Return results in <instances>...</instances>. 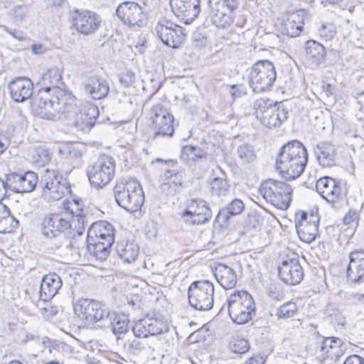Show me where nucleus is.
<instances>
[{
  "label": "nucleus",
  "instance_id": "obj_1",
  "mask_svg": "<svg viewBox=\"0 0 364 364\" xmlns=\"http://www.w3.org/2000/svg\"><path fill=\"white\" fill-rule=\"evenodd\" d=\"M64 210L73 215L72 221L65 219L59 213L46 215L40 224L41 233L43 237L49 239L58 237L73 227L76 229L78 235L82 234L89 221L85 210L80 208V200L75 199L64 204Z\"/></svg>",
  "mask_w": 364,
  "mask_h": 364
},
{
  "label": "nucleus",
  "instance_id": "obj_2",
  "mask_svg": "<svg viewBox=\"0 0 364 364\" xmlns=\"http://www.w3.org/2000/svg\"><path fill=\"white\" fill-rule=\"evenodd\" d=\"M308 162V153L301 142L293 140L283 145L276 158L275 168L287 181L299 177Z\"/></svg>",
  "mask_w": 364,
  "mask_h": 364
},
{
  "label": "nucleus",
  "instance_id": "obj_3",
  "mask_svg": "<svg viewBox=\"0 0 364 364\" xmlns=\"http://www.w3.org/2000/svg\"><path fill=\"white\" fill-rule=\"evenodd\" d=\"M113 191L117 203L127 211L136 212L144 204V191L139 182L136 180L117 182Z\"/></svg>",
  "mask_w": 364,
  "mask_h": 364
},
{
  "label": "nucleus",
  "instance_id": "obj_4",
  "mask_svg": "<svg viewBox=\"0 0 364 364\" xmlns=\"http://www.w3.org/2000/svg\"><path fill=\"white\" fill-rule=\"evenodd\" d=\"M228 311L232 321L245 324L255 314V304L252 296L247 291L235 290L227 299Z\"/></svg>",
  "mask_w": 364,
  "mask_h": 364
},
{
  "label": "nucleus",
  "instance_id": "obj_5",
  "mask_svg": "<svg viewBox=\"0 0 364 364\" xmlns=\"http://www.w3.org/2000/svg\"><path fill=\"white\" fill-rule=\"evenodd\" d=\"M276 79V68L272 62L268 60L255 63L248 74V83L255 93L270 91Z\"/></svg>",
  "mask_w": 364,
  "mask_h": 364
},
{
  "label": "nucleus",
  "instance_id": "obj_6",
  "mask_svg": "<svg viewBox=\"0 0 364 364\" xmlns=\"http://www.w3.org/2000/svg\"><path fill=\"white\" fill-rule=\"evenodd\" d=\"M292 192L288 183L272 178L264 181L259 188V194L267 202L282 210L289 207Z\"/></svg>",
  "mask_w": 364,
  "mask_h": 364
},
{
  "label": "nucleus",
  "instance_id": "obj_7",
  "mask_svg": "<svg viewBox=\"0 0 364 364\" xmlns=\"http://www.w3.org/2000/svg\"><path fill=\"white\" fill-rule=\"evenodd\" d=\"M253 107L256 117L268 128L279 127L287 119V109L268 98L256 100Z\"/></svg>",
  "mask_w": 364,
  "mask_h": 364
},
{
  "label": "nucleus",
  "instance_id": "obj_8",
  "mask_svg": "<svg viewBox=\"0 0 364 364\" xmlns=\"http://www.w3.org/2000/svg\"><path fill=\"white\" fill-rule=\"evenodd\" d=\"M115 173V161L108 155L103 154L87 168V175L92 186L102 188L113 178Z\"/></svg>",
  "mask_w": 364,
  "mask_h": 364
},
{
  "label": "nucleus",
  "instance_id": "obj_9",
  "mask_svg": "<svg viewBox=\"0 0 364 364\" xmlns=\"http://www.w3.org/2000/svg\"><path fill=\"white\" fill-rule=\"evenodd\" d=\"M215 289L208 280H198L188 287V297L190 305L198 311H208L213 306Z\"/></svg>",
  "mask_w": 364,
  "mask_h": 364
},
{
  "label": "nucleus",
  "instance_id": "obj_10",
  "mask_svg": "<svg viewBox=\"0 0 364 364\" xmlns=\"http://www.w3.org/2000/svg\"><path fill=\"white\" fill-rule=\"evenodd\" d=\"M46 111L51 109L58 114H69L76 110V98L69 91L60 87L53 88V92L47 100H41L39 105H33Z\"/></svg>",
  "mask_w": 364,
  "mask_h": 364
},
{
  "label": "nucleus",
  "instance_id": "obj_11",
  "mask_svg": "<svg viewBox=\"0 0 364 364\" xmlns=\"http://www.w3.org/2000/svg\"><path fill=\"white\" fill-rule=\"evenodd\" d=\"M70 14L72 27L80 34H93L101 26L102 18L95 11L74 9Z\"/></svg>",
  "mask_w": 364,
  "mask_h": 364
},
{
  "label": "nucleus",
  "instance_id": "obj_12",
  "mask_svg": "<svg viewBox=\"0 0 364 364\" xmlns=\"http://www.w3.org/2000/svg\"><path fill=\"white\" fill-rule=\"evenodd\" d=\"M149 118L151 121V127L155 133L154 138L158 136H171L173 135V116L163 105L158 103L154 105L149 113Z\"/></svg>",
  "mask_w": 364,
  "mask_h": 364
},
{
  "label": "nucleus",
  "instance_id": "obj_13",
  "mask_svg": "<svg viewBox=\"0 0 364 364\" xmlns=\"http://www.w3.org/2000/svg\"><path fill=\"white\" fill-rule=\"evenodd\" d=\"M116 14L124 24L131 28H141L146 23V14L144 8L136 2L121 3L116 10Z\"/></svg>",
  "mask_w": 364,
  "mask_h": 364
},
{
  "label": "nucleus",
  "instance_id": "obj_14",
  "mask_svg": "<svg viewBox=\"0 0 364 364\" xmlns=\"http://www.w3.org/2000/svg\"><path fill=\"white\" fill-rule=\"evenodd\" d=\"M77 316L88 323H101L108 312L100 303L88 299H80L74 306Z\"/></svg>",
  "mask_w": 364,
  "mask_h": 364
},
{
  "label": "nucleus",
  "instance_id": "obj_15",
  "mask_svg": "<svg viewBox=\"0 0 364 364\" xmlns=\"http://www.w3.org/2000/svg\"><path fill=\"white\" fill-rule=\"evenodd\" d=\"M155 31L165 45L173 48H178L186 37L181 26L167 19L161 20L156 26Z\"/></svg>",
  "mask_w": 364,
  "mask_h": 364
},
{
  "label": "nucleus",
  "instance_id": "obj_16",
  "mask_svg": "<svg viewBox=\"0 0 364 364\" xmlns=\"http://www.w3.org/2000/svg\"><path fill=\"white\" fill-rule=\"evenodd\" d=\"M6 176V184L9 189L18 193L33 191L38 180L37 174L31 171L11 172Z\"/></svg>",
  "mask_w": 364,
  "mask_h": 364
},
{
  "label": "nucleus",
  "instance_id": "obj_17",
  "mask_svg": "<svg viewBox=\"0 0 364 364\" xmlns=\"http://www.w3.org/2000/svg\"><path fill=\"white\" fill-rule=\"evenodd\" d=\"M182 218L188 224L198 225L210 220L212 211L205 200L200 198L192 199L188 208L182 213Z\"/></svg>",
  "mask_w": 364,
  "mask_h": 364
},
{
  "label": "nucleus",
  "instance_id": "obj_18",
  "mask_svg": "<svg viewBox=\"0 0 364 364\" xmlns=\"http://www.w3.org/2000/svg\"><path fill=\"white\" fill-rule=\"evenodd\" d=\"M62 176L55 169H46L41 176L40 183L45 195L55 200L60 199L65 191H70V187L60 183Z\"/></svg>",
  "mask_w": 364,
  "mask_h": 364
},
{
  "label": "nucleus",
  "instance_id": "obj_19",
  "mask_svg": "<svg viewBox=\"0 0 364 364\" xmlns=\"http://www.w3.org/2000/svg\"><path fill=\"white\" fill-rule=\"evenodd\" d=\"M279 277L284 283L289 285L299 284L304 278V269L299 261V257L293 255L283 259L278 266Z\"/></svg>",
  "mask_w": 364,
  "mask_h": 364
},
{
  "label": "nucleus",
  "instance_id": "obj_20",
  "mask_svg": "<svg viewBox=\"0 0 364 364\" xmlns=\"http://www.w3.org/2000/svg\"><path fill=\"white\" fill-rule=\"evenodd\" d=\"M61 75L56 68H52L43 73L38 81L41 88L32 99L33 105H39L41 100H47L53 92V88H59L62 85Z\"/></svg>",
  "mask_w": 364,
  "mask_h": 364
},
{
  "label": "nucleus",
  "instance_id": "obj_21",
  "mask_svg": "<svg viewBox=\"0 0 364 364\" xmlns=\"http://www.w3.org/2000/svg\"><path fill=\"white\" fill-rule=\"evenodd\" d=\"M306 213L299 211L296 213L295 225L299 239L306 243H310L316 240L318 233V219L311 216L309 220H306Z\"/></svg>",
  "mask_w": 364,
  "mask_h": 364
},
{
  "label": "nucleus",
  "instance_id": "obj_22",
  "mask_svg": "<svg viewBox=\"0 0 364 364\" xmlns=\"http://www.w3.org/2000/svg\"><path fill=\"white\" fill-rule=\"evenodd\" d=\"M168 330V326L164 322L153 316H146L139 319L132 327L134 336L142 338L161 334Z\"/></svg>",
  "mask_w": 364,
  "mask_h": 364
},
{
  "label": "nucleus",
  "instance_id": "obj_23",
  "mask_svg": "<svg viewBox=\"0 0 364 364\" xmlns=\"http://www.w3.org/2000/svg\"><path fill=\"white\" fill-rule=\"evenodd\" d=\"M85 92L94 100H101L107 97L109 92L108 82L97 74L91 73L86 75L82 80Z\"/></svg>",
  "mask_w": 364,
  "mask_h": 364
},
{
  "label": "nucleus",
  "instance_id": "obj_24",
  "mask_svg": "<svg viewBox=\"0 0 364 364\" xmlns=\"http://www.w3.org/2000/svg\"><path fill=\"white\" fill-rule=\"evenodd\" d=\"M346 274L348 282L351 284L364 282V250H356L349 254Z\"/></svg>",
  "mask_w": 364,
  "mask_h": 364
},
{
  "label": "nucleus",
  "instance_id": "obj_25",
  "mask_svg": "<svg viewBox=\"0 0 364 364\" xmlns=\"http://www.w3.org/2000/svg\"><path fill=\"white\" fill-rule=\"evenodd\" d=\"M8 90L12 100L23 102L31 98L33 85L28 77H17L8 84Z\"/></svg>",
  "mask_w": 364,
  "mask_h": 364
},
{
  "label": "nucleus",
  "instance_id": "obj_26",
  "mask_svg": "<svg viewBox=\"0 0 364 364\" xmlns=\"http://www.w3.org/2000/svg\"><path fill=\"white\" fill-rule=\"evenodd\" d=\"M185 170L181 167L172 165L171 168L166 169L161 175V189L167 194H172L176 192L177 188L181 186L185 178Z\"/></svg>",
  "mask_w": 364,
  "mask_h": 364
},
{
  "label": "nucleus",
  "instance_id": "obj_27",
  "mask_svg": "<svg viewBox=\"0 0 364 364\" xmlns=\"http://www.w3.org/2000/svg\"><path fill=\"white\" fill-rule=\"evenodd\" d=\"M129 321L124 314H118L115 311H108L102 322L98 326L102 328H110L117 339L129 331Z\"/></svg>",
  "mask_w": 364,
  "mask_h": 364
},
{
  "label": "nucleus",
  "instance_id": "obj_28",
  "mask_svg": "<svg viewBox=\"0 0 364 364\" xmlns=\"http://www.w3.org/2000/svg\"><path fill=\"white\" fill-rule=\"evenodd\" d=\"M316 188L321 196L328 203H334L341 193V182L329 176L317 180Z\"/></svg>",
  "mask_w": 364,
  "mask_h": 364
},
{
  "label": "nucleus",
  "instance_id": "obj_29",
  "mask_svg": "<svg viewBox=\"0 0 364 364\" xmlns=\"http://www.w3.org/2000/svg\"><path fill=\"white\" fill-rule=\"evenodd\" d=\"M62 287L60 277L56 273L46 274L38 289V300L47 301L51 299Z\"/></svg>",
  "mask_w": 364,
  "mask_h": 364
},
{
  "label": "nucleus",
  "instance_id": "obj_30",
  "mask_svg": "<svg viewBox=\"0 0 364 364\" xmlns=\"http://www.w3.org/2000/svg\"><path fill=\"white\" fill-rule=\"evenodd\" d=\"M171 11L186 24H190L200 13V8L186 0H170Z\"/></svg>",
  "mask_w": 364,
  "mask_h": 364
},
{
  "label": "nucleus",
  "instance_id": "obj_31",
  "mask_svg": "<svg viewBox=\"0 0 364 364\" xmlns=\"http://www.w3.org/2000/svg\"><path fill=\"white\" fill-rule=\"evenodd\" d=\"M318 349L323 357H340L346 350V344L337 337H323L318 336Z\"/></svg>",
  "mask_w": 364,
  "mask_h": 364
},
{
  "label": "nucleus",
  "instance_id": "obj_32",
  "mask_svg": "<svg viewBox=\"0 0 364 364\" xmlns=\"http://www.w3.org/2000/svg\"><path fill=\"white\" fill-rule=\"evenodd\" d=\"M314 153L322 167H331L336 164V149L328 141H321L314 148Z\"/></svg>",
  "mask_w": 364,
  "mask_h": 364
},
{
  "label": "nucleus",
  "instance_id": "obj_33",
  "mask_svg": "<svg viewBox=\"0 0 364 364\" xmlns=\"http://www.w3.org/2000/svg\"><path fill=\"white\" fill-rule=\"evenodd\" d=\"M217 282L225 289H232L237 284L235 272L230 267L218 264L213 271Z\"/></svg>",
  "mask_w": 364,
  "mask_h": 364
},
{
  "label": "nucleus",
  "instance_id": "obj_34",
  "mask_svg": "<svg viewBox=\"0 0 364 364\" xmlns=\"http://www.w3.org/2000/svg\"><path fill=\"white\" fill-rule=\"evenodd\" d=\"M304 22L302 11L291 14L282 23V33L291 38L298 36L303 29Z\"/></svg>",
  "mask_w": 364,
  "mask_h": 364
},
{
  "label": "nucleus",
  "instance_id": "obj_35",
  "mask_svg": "<svg viewBox=\"0 0 364 364\" xmlns=\"http://www.w3.org/2000/svg\"><path fill=\"white\" fill-rule=\"evenodd\" d=\"M245 208L244 203L237 198L232 200L227 206L220 210L215 218V222L220 225L228 223L231 216L240 214Z\"/></svg>",
  "mask_w": 364,
  "mask_h": 364
},
{
  "label": "nucleus",
  "instance_id": "obj_36",
  "mask_svg": "<svg viewBox=\"0 0 364 364\" xmlns=\"http://www.w3.org/2000/svg\"><path fill=\"white\" fill-rule=\"evenodd\" d=\"M116 251L119 258L124 263L134 262L139 253L138 245L134 241H122L116 246Z\"/></svg>",
  "mask_w": 364,
  "mask_h": 364
},
{
  "label": "nucleus",
  "instance_id": "obj_37",
  "mask_svg": "<svg viewBox=\"0 0 364 364\" xmlns=\"http://www.w3.org/2000/svg\"><path fill=\"white\" fill-rule=\"evenodd\" d=\"M307 58L314 64L320 65L324 62L326 51L324 46L314 40H309L305 44Z\"/></svg>",
  "mask_w": 364,
  "mask_h": 364
},
{
  "label": "nucleus",
  "instance_id": "obj_38",
  "mask_svg": "<svg viewBox=\"0 0 364 364\" xmlns=\"http://www.w3.org/2000/svg\"><path fill=\"white\" fill-rule=\"evenodd\" d=\"M111 239L108 237V240L105 244H102L100 242H96L94 240H89L87 238V251L90 255H92L96 259L103 261L108 257L110 249L112 247Z\"/></svg>",
  "mask_w": 364,
  "mask_h": 364
},
{
  "label": "nucleus",
  "instance_id": "obj_39",
  "mask_svg": "<svg viewBox=\"0 0 364 364\" xmlns=\"http://www.w3.org/2000/svg\"><path fill=\"white\" fill-rule=\"evenodd\" d=\"M236 155L240 164L246 166L254 163L257 159V154L252 145L245 143L237 147Z\"/></svg>",
  "mask_w": 364,
  "mask_h": 364
},
{
  "label": "nucleus",
  "instance_id": "obj_40",
  "mask_svg": "<svg viewBox=\"0 0 364 364\" xmlns=\"http://www.w3.org/2000/svg\"><path fill=\"white\" fill-rule=\"evenodd\" d=\"M114 236L112 225L107 222H92L87 230V238L93 240L94 237H105L107 234Z\"/></svg>",
  "mask_w": 364,
  "mask_h": 364
},
{
  "label": "nucleus",
  "instance_id": "obj_41",
  "mask_svg": "<svg viewBox=\"0 0 364 364\" xmlns=\"http://www.w3.org/2000/svg\"><path fill=\"white\" fill-rule=\"evenodd\" d=\"M230 185L228 181L220 177H215L210 183V191L213 196H225L228 194Z\"/></svg>",
  "mask_w": 364,
  "mask_h": 364
},
{
  "label": "nucleus",
  "instance_id": "obj_42",
  "mask_svg": "<svg viewBox=\"0 0 364 364\" xmlns=\"http://www.w3.org/2000/svg\"><path fill=\"white\" fill-rule=\"evenodd\" d=\"M216 12L213 16V23L218 28H225L232 23L231 13L225 9L215 7Z\"/></svg>",
  "mask_w": 364,
  "mask_h": 364
},
{
  "label": "nucleus",
  "instance_id": "obj_43",
  "mask_svg": "<svg viewBox=\"0 0 364 364\" xmlns=\"http://www.w3.org/2000/svg\"><path fill=\"white\" fill-rule=\"evenodd\" d=\"M228 348L234 353L243 354L248 351L250 346L247 340L239 336H235L229 341Z\"/></svg>",
  "mask_w": 364,
  "mask_h": 364
},
{
  "label": "nucleus",
  "instance_id": "obj_44",
  "mask_svg": "<svg viewBox=\"0 0 364 364\" xmlns=\"http://www.w3.org/2000/svg\"><path fill=\"white\" fill-rule=\"evenodd\" d=\"M58 151L61 156L68 159H77L82 156L79 146L73 144H67L60 146Z\"/></svg>",
  "mask_w": 364,
  "mask_h": 364
},
{
  "label": "nucleus",
  "instance_id": "obj_45",
  "mask_svg": "<svg viewBox=\"0 0 364 364\" xmlns=\"http://www.w3.org/2000/svg\"><path fill=\"white\" fill-rule=\"evenodd\" d=\"M141 337L134 336L132 339L127 340L124 344V349L130 354L139 355L145 348V343L140 340Z\"/></svg>",
  "mask_w": 364,
  "mask_h": 364
},
{
  "label": "nucleus",
  "instance_id": "obj_46",
  "mask_svg": "<svg viewBox=\"0 0 364 364\" xmlns=\"http://www.w3.org/2000/svg\"><path fill=\"white\" fill-rule=\"evenodd\" d=\"M203 157V151L199 147L186 145L182 148L181 158L184 160L196 161Z\"/></svg>",
  "mask_w": 364,
  "mask_h": 364
},
{
  "label": "nucleus",
  "instance_id": "obj_47",
  "mask_svg": "<svg viewBox=\"0 0 364 364\" xmlns=\"http://www.w3.org/2000/svg\"><path fill=\"white\" fill-rule=\"evenodd\" d=\"M80 108L83 112V114L86 115L90 119V122H87V123L94 126L100 114L97 106L92 102H86L83 103Z\"/></svg>",
  "mask_w": 364,
  "mask_h": 364
},
{
  "label": "nucleus",
  "instance_id": "obj_48",
  "mask_svg": "<svg viewBox=\"0 0 364 364\" xmlns=\"http://www.w3.org/2000/svg\"><path fill=\"white\" fill-rule=\"evenodd\" d=\"M297 306L294 302L289 301L281 305L277 310L276 315L279 318H289L294 316Z\"/></svg>",
  "mask_w": 364,
  "mask_h": 364
},
{
  "label": "nucleus",
  "instance_id": "obj_49",
  "mask_svg": "<svg viewBox=\"0 0 364 364\" xmlns=\"http://www.w3.org/2000/svg\"><path fill=\"white\" fill-rule=\"evenodd\" d=\"M266 292L272 300L280 301L284 298L283 286L278 282L269 284L267 287Z\"/></svg>",
  "mask_w": 364,
  "mask_h": 364
},
{
  "label": "nucleus",
  "instance_id": "obj_50",
  "mask_svg": "<svg viewBox=\"0 0 364 364\" xmlns=\"http://www.w3.org/2000/svg\"><path fill=\"white\" fill-rule=\"evenodd\" d=\"M50 160V156L47 149L38 148L35 149L33 155V162L38 166H43Z\"/></svg>",
  "mask_w": 364,
  "mask_h": 364
},
{
  "label": "nucleus",
  "instance_id": "obj_51",
  "mask_svg": "<svg viewBox=\"0 0 364 364\" xmlns=\"http://www.w3.org/2000/svg\"><path fill=\"white\" fill-rule=\"evenodd\" d=\"M318 33L321 40L329 41L336 36V28L333 23L323 24L318 28Z\"/></svg>",
  "mask_w": 364,
  "mask_h": 364
},
{
  "label": "nucleus",
  "instance_id": "obj_52",
  "mask_svg": "<svg viewBox=\"0 0 364 364\" xmlns=\"http://www.w3.org/2000/svg\"><path fill=\"white\" fill-rule=\"evenodd\" d=\"M87 122H90V119L88 117L83 114V112L80 108L75 113V127L82 131H85L86 129L89 130L93 127V125L89 124Z\"/></svg>",
  "mask_w": 364,
  "mask_h": 364
},
{
  "label": "nucleus",
  "instance_id": "obj_53",
  "mask_svg": "<svg viewBox=\"0 0 364 364\" xmlns=\"http://www.w3.org/2000/svg\"><path fill=\"white\" fill-rule=\"evenodd\" d=\"M210 4H215L218 9H225L230 12H232L237 8V0H209Z\"/></svg>",
  "mask_w": 364,
  "mask_h": 364
},
{
  "label": "nucleus",
  "instance_id": "obj_54",
  "mask_svg": "<svg viewBox=\"0 0 364 364\" xmlns=\"http://www.w3.org/2000/svg\"><path fill=\"white\" fill-rule=\"evenodd\" d=\"M28 11V8L24 4H18L14 6L9 11L11 16L16 21H21L25 17Z\"/></svg>",
  "mask_w": 364,
  "mask_h": 364
},
{
  "label": "nucleus",
  "instance_id": "obj_55",
  "mask_svg": "<svg viewBox=\"0 0 364 364\" xmlns=\"http://www.w3.org/2000/svg\"><path fill=\"white\" fill-rule=\"evenodd\" d=\"M136 80L135 74L131 70H126L119 77V82L126 87L132 86Z\"/></svg>",
  "mask_w": 364,
  "mask_h": 364
},
{
  "label": "nucleus",
  "instance_id": "obj_56",
  "mask_svg": "<svg viewBox=\"0 0 364 364\" xmlns=\"http://www.w3.org/2000/svg\"><path fill=\"white\" fill-rule=\"evenodd\" d=\"M345 299L353 304H364V294L355 292L346 293Z\"/></svg>",
  "mask_w": 364,
  "mask_h": 364
},
{
  "label": "nucleus",
  "instance_id": "obj_57",
  "mask_svg": "<svg viewBox=\"0 0 364 364\" xmlns=\"http://www.w3.org/2000/svg\"><path fill=\"white\" fill-rule=\"evenodd\" d=\"M358 219V213L355 210H350L343 218V223L345 225H350Z\"/></svg>",
  "mask_w": 364,
  "mask_h": 364
},
{
  "label": "nucleus",
  "instance_id": "obj_58",
  "mask_svg": "<svg viewBox=\"0 0 364 364\" xmlns=\"http://www.w3.org/2000/svg\"><path fill=\"white\" fill-rule=\"evenodd\" d=\"M343 364H364V358L355 354L350 355L346 358Z\"/></svg>",
  "mask_w": 364,
  "mask_h": 364
},
{
  "label": "nucleus",
  "instance_id": "obj_59",
  "mask_svg": "<svg viewBox=\"0 0 364 364\" xmlns=\"http://www.w3.org/2000/svg\"><path fill=\"white\" fill-rule=\"evenodd\" d=\"M4 31L18 41H23L26 39L24 35L19 31L11 29L7 27H5Z\"/></svg>",
  "mask_w": 364,
  "mask_h": 364
},
{
  "label": "nucleus",
  "instance_id": "obj_60",
  "mask_svg": "<svg viewBox=\"0 0 364 364\" xmlns=\"http://www.w3.org/2000/svg\"><path fill=\"white\" fill-rule=\"evenodd\" d=\"M6 176H5V180L0 178V201L3 200L6 194L7 189L9 187L6 184Z\"/></svg>",
  "mask_w": 364,
  "mask_h": 364
},
{
  "label": "nucleus",
  "instance_id": "obj_61",
  "mask_svg": "<svg viewBox=\"0 0 364 364\" xmlns=\"http://www.w3.org/2000/svg\"><path fill=\"white\" fill-rule=\"evenodd\" d=\"M32 52L35 54H41L45 52V49L42 44H33L31 46Z\"/></svg>",
  "mask_w": 364,
  "mask_h": 364
},
{
  "label": "nucleus",
  "instance_id": "obj_62",
  "mask_svg": "<svg viewBox=\"0 0 364 364\" xmlns=\"http://www.w3.org/2000/svg\"><path fill=\"white\" fill-rule=\"evenodd\" d=\"M108 237L111 239L110 240L112 242V245L114 243V238L112 235H109V233L107 234V237H94V240L96 242H102V244H105L107 240H108Z\"/></svg>",
  "mask_w": 364,
  "mask_h": 364
},
{
  "label": "nucleus",
  "instance_id": "obj_63",
  "mask_svg": "<svg viewBox=\"0 0 364 364\" xmlns=\"http://www.w3.org/2000/svg\"><path fill=\"white\" fill-rule=\"evenodd\" d=\"M230 88H231L230 94L233 97H237L241 95V92H240L238 90H236V88H237L236 85H231Z\"/></svg>",
  "mask_w": 364,
  "mask_h": 364
},
{
  "label": "nucleus",
  "instance_id": "obj_64",
  "mask_svg": "<svg viewBox=\"0 0 364 364\" xmlns=\"http://www.w3.org/2000/svg\"><path fill=\"white\" fill-rule=\"evenodd\" d=\"M246 364H263V363L261 358L252 357L247 361Z\"/></svg>",
  "mask_w": 364,
  "mask_h": 364
}]
</instances>
